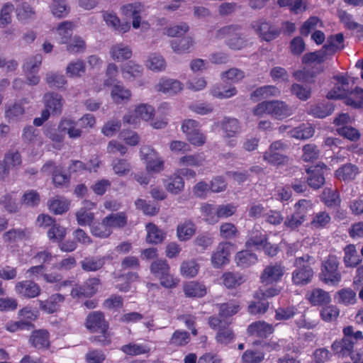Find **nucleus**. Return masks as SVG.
<instances>
[{
  "label": "nucleus",
  "instance_id": "nucleus-1",
  "mask_svg": "<svg viewBox=\"0 0 363 363\" xmlns=\"http://www.w3.org/2000/svg\"><path fill=\"white\" fill-rule=\"evenodd\" d=\"M215 38L224 40L225 45L230 50H240L247 45V38L242 32V27L238 24L223 26L215 33Z\"/></svg>",
  "mask_w": 363,
  "mask_h": 363
},
{
  "label": "nucleus",
  "instance_id": "nucleus-2",
  "mask_svg": "<svg viewBox=\"0 0 363 363\" xmlns=\"http://www.w3.org/2000/svg\"><path fill=\"white\" fill-rule=\"evenodd\" d=\"M313 263V257L308 255L295 259L294 265L296 269L292 273V281L294 284L303 286L311 281L314 274L311 267Z\"/></svg>",
  "mask_w": 363,
  "mask_h": 363
},
{
  "label": "nucleus",
  "instance_id": "nucleus-3",
  "mask_svg": "<svg viewBox=\"0 0 363 363\" xmlns=\"http://www.w3.org/2000/svg\"><path fill=\"white\" fill-rule=\"evenodd\" d=\"M208 324L213 330H217L215 340L219 345H227L235 338L233 330L230 327V323L217 317L211 316Z\"/></svg>",
  "mask_w": 363,
  "mask_h": 363
},
{
  "label": "nucleus",
  "instance_id": "nucleus-4",
  "mask_svg": "<svg viewBox=\"0 0 363 363\" xmlns=\"http://www.w3.org/2000/svg\"><path fill=\"white\" fill-rule=\"evenodd\" d=\"M339 262L335 256L330 255L322 263L320 279L327 284L336 286L341 281L338 270Z\"/></svg>",
  "mask_w": 363,
  "mask_h": 363
},
{
  "label": "nucleus",
  "instance_id": "nucleus-5",
  "mask_svg": "<svg viewBox=\"0 0 363 363\" xmlns=\"http://www.w3.org/2000/svg\"><path fill=\"white\" fill-rule=\"evenodd\" d=\"M251 26L259 37L267 42L274 40L281 33V29L279 27L263 19L252 22Z\"/></svg>",
  "mask_w": 363,
  "mask_h": 363
},
{
  "label": "nucleus",
  "instance_id": "nucleus-6",
  "mask_svg": "<svg viewBox=\"0 0 363 363\" xmlns=\"http://www.w3.org/2000/svg\"><path fill=\"white\" fill-rule=\"evenodd\" d=\"M100 279L96 277L88 279L82 285H75L72 289L73 298L91 297L98 291Z\"/></svg>",
  "mask_w": 363,
  "mask_h": 363
},
{
  "label": "nucleus",
  "instance_id": "nucleus-7",
  "mask_svg": "<svg viewBox=\"0 0 363 363\" xmlns=\"http://www.w3.org/2000/svg\"><path fill=\"white\" fill-rule=\"evenodd\" d=\"M45 109L48 110L50 114L59 116L62 113L64 99L62 96L56 92H47L43 98Z\"/></svg>",
  "mask_w": 363,
  "mask_h": 363
},
{
  "label": "nucleus",
  "instance_id": "nucleus-8",
  "mask_svg": "<svg viewBox=\"0 0 363 363\" xmlns=\"http://www.w3.org/2000/svg\"><path fill=\"white\" fill-rule=\"evenodd\" d=\"M86 327L91 333L104 332L108 330V325L101 312L94 311L87 315Z\"/></svg>",
  "mask_w": 363,
  "mask_h": 363
},
{
  "label": "nucleus",
  "instance_id": "nucleus-9",
  "mask_svg": "<svg viewBox=\"0 0 363 363\" xmlns=\"http://www.w3.org/2000/svg\"><path fill=\"white\" fill-rule=\"evenodd\" d=\"M284 273V267L281 264L275 263L267 266L261 275L262 283L266 284L277 282Z\"/></svg>",
  "mask_w": 363,
  "mask_h": 363
},
{
  "label": "nucleus",
  "instance_id": "nucleus-10",
  "mask_svg": "<svg viewBox=\"0 0 363 363\" xmlns=\"http://www.w3.org/2000/svg\"><path fill=\"white\" fill-rule=\"evenodd\" d=\"M293 113V108L286 102L279 100L270 101L269 115L274 118L283 120L291 116Z\"/></svg>",
  "mask_w": 363,
  "mask_h": 363
},
{
  "label": "nucleus",
  "instance_id": "nucleus-11",
  "mask_svg": "<svg viewBox=\"0 0 363 363\" xmlns=\"http://www.w3.org/2000/svg\"><path fill=\"white\" fill-rule=\"evenodd\" d=\"M15 290L18 294L29 298L37 297L41 291L40 286L30 280L16 283Z\"/></svg>",
  "mask_w": 363,
  "mask_h": 363
},
{
  "label": "nucleus",
  "instance_id": "nucleus-12",
  "mask_svg": "<svg viewBox=\"0 0 363 363\" xmlns=\"http://www.w3.org/2000/svg\"><path fill=\"white\" fill-rule=\"evenodd\" d=\"M230 247V242H221L218 245L211 257V262L214 267H220L228 262Z\"/></svg>",
  "mask_w": 363,
  "mask_h": 363
},
{
  "label": "nucleus",
  "instance_id": "nucleus-13",
  "mask_svg": "<svg viewBox=\"0 0 363 363\" xmlns=\"http://www.w3.org/2000/svg\"><path fill=\"white\" fill-rule=\"evenodd\" d=\"M65 296L60 294H55L46 301H38L40 308L48 314L57 312L64 302Z\"/></svg>",
  "mask_w": 363,
  "mask_h": 363
},
{
  "label": "nucleus",
  "instance_id": "nucleus-14",
  "mask_svg": "<svg viewBox=\"0 0 363 363\" xmlns=\"http://www.w3.org/2000/svg\"><path fill=\"white\" fill-rule=\"evenodd\" d=\"M31 231L28 228H11L3 234L2 238L5 242L13 243L28 240Z\"/></svg>",
  "mask_w": 363,
  "mask_h": 363
},
{
  "label": "nucleus",
  "instance_id": "nucleus-15",
  "mask_svg": "<svg viewBox=\"0 0 363 363\" xmlns=\"http://www.w3.org/2000/svg\"><path fill=\"white\" fill-rule=\"evenodd\" d=\"M220 127L227 138L235 137L241 131V125L235 118L224 117L220 123Z\"/></svg>",
  "mask_w": 363,
  "mask_h": 363
},
{
  "label": "nucleus",
  "instance_id": "nucleus-16",
  "mask_svg": "<svg viewBox=\"0 0 363 363\" xmlns=\"http://www.w3.org/2000/svg\"><path fill=\"white\" fill-rule=\"evenodd\" d=\"M359 173L357 166L351 163H347L339 167L335 171V175L340 180L350 182L354 180Z\"/></svg>",
  "mask_w": 363,
  "mask_h": 363
},
{
  "label": "nucleus",
  "instance_id": "nucleus-17",
  "mask_svg": "<svg viewBox=\"0 0 363 363\" xmlns=\"http://www.w3.org/2000/svg\"><path fill=\"white\" fill-rule=\"evenodd\" d=\"M29 342L36 349L48 348L50 345L49 333L46 330H38L32 333Z\"/></svg>",
  "mask_w": 363,
  "mask_h": 363
},
{
  "label": "nucleus",
  "instance_id": "nucleus-18",
  "mask_svg": "<svg viewBox=\"0 0 363 363\" xmlns=\"http://www.w3.org/2000/svg\"><path fill=\"white\" fill-rule=\"evenodd\" d=\"M42 171L43 172L52 173V180L56 186H62L69 182V178L66 174H62L52 161L45 164L42 167Z\"/></svg>",
  "mask_w": 363,
  "mask_h": 363
},
{
  "label": "nucleus",
  "instance_id": "nucleus-19",
  "mask_svg": "<svg viewBox=\"0 0 363 363\" xmlns=\"http://www.w3.org/2000/svg\"><path fill=\"white\" fill-rule=\"evenodd\" d=\"M343 334L344 337L342 338L344 339V342H345V345L347 346L352 354L353 353L354 345L359 340H363V334L359 330L355 332L354 328L351 325L343 328Z\"/></svg>",
  "mask_w": 363,
  "mask_h": 363
},
{
  "label": "nucleus",
  "instance_id": "nucleus-20",
  "mask_svg": "<svg viewBox=\"0 0 363 363\" xmlns=\"http://www.w3.org/2000/svg\"><path fill=\"white\" fill-rule=\"evenodd\" d=\"M132 50L128 45L118 43L113 45L110 50V55L116 61L122 62L132 57Z\"/></svg>",
  "mask_w": 363,
  "mask_h": 363
},
{
  "label": "nucleus",
  "instance_id": "nucleus-21",
  "mask_svg": "<svg viewBox=\"0 0 363 363\" xmlns=\"http://www.w3.org/2000/svg\"><path fill=\"white\" fill-rule=\"evenodd\" d=\"M308 296V301L313 306L326 305L331 301L329 294L319 288L313 289Z\"/></svg>",
  "mask_w": 363,
  "mask_h": 363
},
{
  "label": "nucleus",
  "instance_id": "nucleus-22",
  "mask_svg": "<svg viewBox=\"0 0 363 363\" xmlns=\"http://www.w3.org/2000/svg\"><path fill=\"white\" fill-rule=\"evenodd\" d=\"M196 233V226L191 220L179 223L177 228V235L181 241L189 240Z\"/></svg>",
  "mask_w": 363,
  "mask_h": 363
},
{
  "label": "nucleus",
  "instance_id": "nucleus-23",
  "mask_svg": "<svg viewBox=\"0 0 363 363\" xmlns=\"http://www.w3.org/2000/svg\"><path fill=\"white\" fill-rule=\"evenodd\" d=\"M273 326L265 322L257 321L252 323L247 328L248 333L260 337H265L273 333Z\"/></svg>",
  "mask_w": 363,
  "mask_h": 363
},
{
  "label": "nucleus",
  "instance_id": "nucleus-24",
  "mask_svg": "<svg viewBox=\"0 0 363 363\" xmlns=\"http://www.w3.org/2000/svg\"><path fill=\"white\" fill-rule=\"evenodd\" d=\"M104 257H87L80 262L82 269L85 272H96L105 264Z\"/></svg>",
  "mask_w": 363,
  "mask_h": 363
},
{
  "label": "nucleus",
  "instance_id": "nucleus-25",
  "mask_svg": "<svg viewBox=\"0 0 363 363\" xmlns=\"http://www.w3.org/2000/svg\"><path fill=\"white\" fill-rule=\"evenodd\" d=\"M295 212L298 218L303 221L308 220V218L313 214V207L311 201L302 199L295 204Z\"/></svg>",
  "mask_w": 363,
  "mask_h": 363
},
{
  "label": "nucleus",
  "instance_id": "nucleus-26",
  "mask_svg": "<svg viewBox=\"0 0 363 363\" xmlns=\"http://www.w3.org/2000/svg\"><path fill=\"white\" fill-rule=\"evenodd\" d=\"M194 44V39L189 36L182 39H174L170 42L172 49L178 54L189 52Z\"/></svg>",
  "mask_w": 363,
  "mask_h": 363
},
{
  "label": "nucleus",
  "instance_id": "nucleus-27",
  "mask_svg": "<svg viewBox=\"0 0 363 363\" xmlns=\"http://www.w3.org/2000/svg\"><path fill=\"white\" fill-rule=\"evenodd\" d=\"M306 172L310 174L307 178V182L310 187L318 189L325 184V179L322 169L315 168L311 170V168H308L306 169Z\"/></svg>",
  "mask_w": 363,
  "mask_h": 363
},
{
  "label": "nucleus",
  "instance_id": "nucleus-28",
  "mask_svg": "<svg viewBox=\"0 0 363 363\" xmlns=\"http://www.w3.org/2000/svg\"><path fill=\"white\" fill-rule=\"evenodd\" d=\"M235 259L238 266L247 268L257 262V257L249 250H242L236 254Z\"/></svg>",
  "mask_w": 363,
  "mask_h": 363
},
{
  "label": "nucleus",
  "instance_id": "nucleus-29",
  "mask_svg": "<svg viewBox=\"0 0 363 363\" xmlns=\"http://www.w3.org/2000/svg\"><path fill=\"white\" fill-rule=\"evenodd\" d=\"M146 229L147 231L146 239L150 243L158 244L162 242L165 238L166 233L153 223H148L146 225Z\"/></svg>",
  "mask_w": 363,
  "mask_h": 363
},
{
  "label": "nucleus",
  "instance_id": "nucleus-30",
  "mask_svg": "<svg viewBox=\"0 0 363 363\" xmlns=\"http://www.w3.org/2000/svg\"><path fill=\"white\" fill-rule=\"evenodd\" d=\"M184 291L188 297L201 298L206 294L205 286L196 281H191L185 284Z\"/></svg>",
  "mask_w": 363,
  "mask_h": 363
},
{
  "label": "nucleus",
  "instance_id": "nucleus-31",
  "mask_svg": "<svg viewBox=\"0 0 363 363\" xmlns=\"http://www.w3.org/2000/svg\"><path fill=\"white\" fill-rule=\"evenodd\" d=\"M111 96L114 102L120 104L124 101H129L131 92L122 84H116L111 90Z\"/></svg>",
  "mask_w": 363,
  "mask_h": 363
},
{
  "label": "nucleus",
  "instance_id": "nucleus-32",
  "mask_svg": "<svg viewBox=\"0 0 363 363\" xmlns=\"http://www.w3.org/2000/svg\"><path fill=\"white\" fill-rule=\"evenodd\" d=\"M344 263L347 267H354L360 262V257L358 255L354 245H347L345 249Z\"/></svg>",
  "mask_w": 363,
  "mask_h": 363
},
{
  "label": "nucleus",
  "instance_id": "nucleus-33",
  "mask_svg": "<svg viewBox=\"0 0 363 363\" xmlns=\"http://www.w3.org/2000/svg\"><path fill=\"white\" fill-rule=\"evenodd\" d=\"M280 94V90L275 86L266 85L260 86L252 92L250 94V99L258 97L266 99L271 96H278Z\"/></svg>",
  "mask_w": 363,
  "mask_h": 363
},
{
  "label": "nucleus",
  "instance_id": "nucleus-34",
  "mask_svg": "<svg viewBox=\"0 0 363 363\" xmlns=\"http://www.w3.org/2000/svg\"><path fill=\"white\" fill-rule=\"evenodd\" d=\"M106 224L111 228H121L127 223V216L123 212L111 213L104 218Z\"/></svg>",
  "mask_w": 363,
  "mask_h": 363
},
{
  "label": "nucleus",
  "instance_id": "nucleus-35",
  "mask_svg": "<svg viewBox=\"0 0 363 363\" xmlns=\"http://www.w3.org/2000/svg\"><path fill=\"white\" fill-rule=\"evenodd\" d=\"M182 89V84L176 79H168L158 84V91L169 94H175Z\"/></svg>",
  "mask_w": 363,
  "mask_h": 363
},
{
  "label": "nucleus",
  "instance_id": "nucleus-36",
  "mask_svg": "<svg viewBox=\"0 0 363 363\" xmlns=\"http://www.w3.org/2000/svg\"><path fill=\"white\" fill-rule=\"evenodd\" d=\"M290 92L301 101H307L311 97V89L308 85L294 83L290 87Z\"/></svg>",
  "mask_w": 363,
  "mask_h": 363
},
{
  "label": "nucleus",
  "instance_id": "nucleus-37",
  "mask_svg": "<svg viewBox=\"0 0 363 363\" xmlns=\"http://www.w3.org/2000/svg\"><path fill=\"white\" fill-rule=\"evenodd\" d=\"M182 130L185 133L187 140L190 143H198L195 138L192 137V134L199 131V124L197 121L192 119L184 121L182 125Z\"/></svg>",
  "mask_w": 363,
  "mask_h": 363
},
{
  "label": "nucleus",
  "instance_id": "nucleus-38",
  "mask_svg": "<svg viewBox=\"0 0 363 363\" xmlns=\"http://www.w3.org/2000/svg\"><path fill=\"white\" fill-rule=\"evenodd\" d=\"M143 68L134 61H129L121 67V72L125 77L136 78L142 75Z\"/></svg>",
  "mask_w": 363,
  "mask_h": 363
},
{
  "label": "nucleus",
  "instance_id": "nucleus-39",
  "mask_svg": "<svg viewBox=\"0 0 363 363\" xmlns=\"http://www.w3.org/2000/svg\"><path fill=\"white\" fill-rule=\"evenodd\" d=\"M184 188V182L183 178L177 173V172L172 176L166 184L167 190L174 194H177L183 191Z\"/></svg>",
  "mask_w": 363,
  "mask_h": 363
},
{
  "label": "nucleus",
  "instance_id": "nucleus-40",
  "mask_svg": "<svg viewBox=\"0 0 363 363\" xmlns=\"http://www.w3.org/2000/svg\"><path fill=\"white\" fill-rule=\"evenodd\" d=\"M91 233L94 236L101 238H106L112 233V230H110L108 224H106V222L104 218L101 223L96 222L91 225Z\"/></svg>",
  "mask_w": 363,
  "mask_h": 363
},
{
  "label": "nucleus",
  "instance_id": "nucleus-41",
  "mask_svg": "<svg viewBox=\"0 0 363 363\" xmlns=\"http://www.w3.org/2000/svg\"><path fill=\"white\" fill-rule=\"evenodd\" d=\"M315 133L314 128L310 125L303 124L291 132V136L296 139L306 140L311 138Z\"/></svg>",
  "mask_w": 363,
  "mask_h": 363
},
{
  "label": "nucleus",
  "instance_id": "nucleus-42",
  "mask_svg": "<svg viewBox=\"0 0 363 363\" xmlns=\"http://www.w3.org/2000/svg\"><path fill=\"white\" fill-rule=\"evenodd\" d=\"M74 23L72 21H63L57 28V33L60 36V43H67L72 35Z\"/></svg>",
  "mask_w": 363,
  "mask_h": 363
},
{
  "label": "nucleus",
  "instance_id": "nucleus-43",
  "mask_svg": "<svg viewBox=\"0 0 363 363\" xmlns=\"http://www.w3.org/2000/svg\"><path fill=\"white\" fill-rule=\"evenodd\" d=\"M335 298L337 302L345 306L354 304L356 302V294L351 289H343L337 292Z\"/></svg>",
  "mask_w": 363,
  "mask_h": 363
},
{
  "label": "nucleus",
  "instance_id": "nucleus-44",
  "mask_svg": "<svg viewBox=\"0 0 363 363\" xmlns=\"http://www.w3.org/2000/svg\"><path fill=\"white\" fill-rule=\"evenodd\" d=\"M45 82L50 88H61L66 83L65 77L58 72H48L45 76Z\"/></svg>",
  "mask_w": 363,
  "mask_h": 363
},
{
  "label": "nucleus",
  "instance_id": "nucleus-45",
  "mask_svg": "<svg viewBox=\"0 0 363 363\" xmlns=\"http://www.w3.org/2000/svg\"><path fill=\"white\" fill-rule=\"evenodd\" d=\"M263 157L264 160L274 165H284L289 161L287 156L272 150L266 151Z\"/></svg>",
  "mask_w": 363,
  "mask_h": 363
},
{
  "label": "nucleus",
  "instance_id": "nucleus-46",
  "mask_svg": "<svg viewBox=\"0 0 363 363\" xmlns=\"http://www.w3.org/2000/svg\"><path fill=\"white\" fill-rule=\"evenodd\" d=\"M151 272L157 277L167 275L169 272V266L165 259H157L150 265Z\"/></svg>",
  "mask_w": 363,
  "mask_h": 363
},
{
  "label": "nucleus",
  "instance_id": "nucleus-47",
  "mask_svg": "<svg viewBox=\"0 0 363 363\" xmlns=\"http://www.w3.org/2000/svg\"><path fill=\"white\" fill-rule=\"evenodd\" d=\"M47 235L52 242H61L65 237L66 230L62 226L55 223L48 229Z\"/></svg>",
  "mask_w": 363,
  "mask_h": 363
},
{
  "label": "nucleus",
  "instance_id": "nucleus-48",
  "mask_svg": "<svg viewBox=\"0 0 363 363\" xmlns=\"http://www.w3.org/2000/svg\"><path fill=\"white\" fill-rule=\"evenodd\" d=\"M333 111V108L330 105L318 104L311 106L308 113L315 118H323L330 115Z\"/></svg>",
  "mask_w": 363,
  "mask_h": 363
},
{
  "label": "nucleus",
  "instance_id": "nucleus-49",
  "mask_svg": "<svg viewBox=\"0 0 363 363\" xmlns=\"http://www.w3.org/2000/svg\"><path fill=\"white\" fill-rule=\"evenodd\" d=\"M147 67L152 71H162L165 69L166 63L162 56L157 54H152L147 61Z\"/></svg>",
  "mask_w": 363,
  "mask_h": 363
},
{
  "label": "nucleus",
  "instance_id": "nucleus-50",
  "mask_svg": "<svg viewBox=\"0 0 363 363\" xmlns=\"http://www.w3.org/2000/svg\"><path fill=\"white\" fill-rule=\"evenodd\" d=\"M50 210L55 214H62L69 208V203L67 200L55 198L49 201Z\"/></svg>",
  "mask_w": 363,
  "mask_h": 363
},
{
  "label": "nucleus",
  "instance_id": "nucleus-51",
  "mask_svg": "<svg viewBox=\"0 0 363 363\" xmlns=\"http://www.w3.org/2000/svg\"><path fill=\"white\" fill-rule=\"evenodd\" d=\"M85 72V65L82 60H77L68 64L66 73L70 77H81Z\"/></svg>",
  "mask_w": 363,
  "mask_h": 363
},
{
  "label": "nucleus",
  "instance_id": "nucleus-52",
  "mask_svg": "<svg viewBox=\"0 0 363 363\" xmlns=\"http://www.w3.org/2000/svg\"><path fill=\"white\" fill-rule=\"evenodd\" d=\"M222 279L223 284L228 288H235L243 282L242 276L233 272L224 273Z\"/></svg>",
  "mask_w": 363,
  "mask_h": 363
},
{
  "label": "nucleus",
  "instance_id": "nucleus-53",
  "mask_svg": "<svg viewBox=\"0 0 363 363\" xmlns=\"http://www.w3.org/2000/svg\"><path fill=\"white\" fill-rule=\"evenodd\" d=\"M4 162L10 167H18L22 163L21 155L17 150L8 151L4 159Z\"/></svg>",
  "mask_w": 363,
  "mask_h": 363
},
{
  "label": "nucleus",
  "instance_id": "nucleus-54",
  "mask_svg": "<svg viewBox=\"0 0 363 363\" xmlns=\"http://www.w3.org/2000/svg\"><path fill=\"white\" fill-rule=\"evenodd\" d=\"M114 172L119 176H124L130 171V164L126 159H116L112 162Z\"/></svg>",
  "mask_w": 363,
  "mask_h": 363
},
{
  "label": "nucleus",
  "instance_id": "nucleus-55",
  "mask_svg": "<svg viewBox=\"0 0 363 363\" xmlns=\"http://www.w3.org/2000/svg\"><path fill=\"white\" fill-rule=\"evenodd\" d=\"M302 158L305 162H313L319 157L320 151L314 144H307L303 147Z\"/></svg>",
  "mask_w": 363,
  "mask_h": 363
},
{
  "label": "nucleus",
  "instance_id": "nucleus-56",
  "mask_svg": "<svg viewBox=\"0 0 363 363\" xmlns=\"http://www.w3.org/2000/svg\"><path fill=\"white\" fill-rule=\"evenodd\" d=\"M267 240V235L264 233H262L258 230L253 231L251 234V236L246 242V246L247 247H257L259 248L262 247L264 243Z\"/></svg>",
  "mask_w": 363,
  "mask_h": 363
},
{
  "label": "nucleus",
  "instance_id": "nucleus-57",
  "mask_svg": "<svg viewBox=\"0 0 363 363\" xmlns=\"http://www.w3.org/2000/svg\"><path fill=\"white\" fill-rule=\"evenodd\" d=\"M340 314L339 308L335 306L323 307L320 311V317L324 321L332 322L335 320Z\"/></svg>",
  "mask_w": 363,
  "mask_h": 363
},
{
  "label": "nucleus",
  "instance_id": "nucleus-58",
  "mask_svg": "<svg viewBox=\"0 0 363 363\" xmlns=\"http://www.w3.org/2000/svg\"><path fill=\"white\" fill-rule=\"evenodd\" d=\"M14 10V6L8 2L5 4L1 10L0 13V27L4 28L11 22V13Z\"/></svg>",
  "mask_w": 363,
  "mask_h": 363
},
{
  "label": "nucleus",
  "instance_id": "nucleus-59",
  "mask_svg": "<svg viewBox=\"0 0 363 363\" xmlns=\"http://www.w3.org/2000/svg\"><path fill=\"white\" fill-rule=\"evenodd\" d=\"M5 114L9 121H18L24 114V108L21 104L16 103L6 109Z\"/></svg>",
  "mask_w": 363,
  "mask_h": 363
},
{
  "label": "nucleus",
  "instance_id": "nucleus-60",
  "mask_svg": "<svg viewBox=\"0 0 363 363\" xmlns=\"http://www.w3.org/2000/svg\"><path fill=\"white\" fill-rule=\"evenodd\" d=\"M238 234L236 226L231 223H225L220 226V236L223 239H233Z\"/></svg>",
  "mask_w": 363,
  "mask_h": 363
},
{
  "label": "nucleus",
  "instance_id": "nucleus-61",
  "mask_svg": "<svg viewBox=\"0 0 363 363\" xmlns=\"http://www.w3.org/2000/svg\"><path fill=\"white\" fill-rule=\"evenodd\" d=\"M135 204L138 209L142 210L146 215L154 216L159 212L160 208L157 205H151L142 199H137Z\"/></svg>",
  "mask_w": 363,
  "mask_h": 363
},
{
  "label": "nucleus",
  "instance_id": "nucleus-62",
  "mask_svg": "<svg viewBox=\"0 0 363 363\" xmlns=\"http://www.w3.org/2000/svg\"><path fill=\"white\" fill-rule=\"evenodd\" d=\"M181 273L186 277H195L199 271V265L194 260L182 262L181 265Z\"/></svg>",
  "mask_w": 363,
  "mask_h": 363
},
{
  "label": "nucleus",
  "instance_id": "nucleus-63",
  "mask_svg": "<svg viewBox=\"0 0 363 363\" xmlns=\"http://www.w3.org/2000/svg\"><path fill=\"white\" fill-rule=\"evenodd\" d=\"M77 220L79 225L91 226L94 219V215L91 212H88L85 208H80L76 213Z\"/></svg>",
  "mask_w": 363,
  "mask_h": 363
},
{
  "label": "nucleus",
  "instance_id": "nucleus-64",
  "mask_svg": "<svg viewBox=\"0 0 363 363\" xmlns=\"http://www.w3.org/2000/svg\"><path fill=\"white\" fill-rule=\"evenodd\" d=\"M40 196L36 191L30 190L23 195L22 203L28 207H34L39 204Z\"/></svg>",
  "mask_w": 363,
  "mask_h": 363
}]
</instances>
